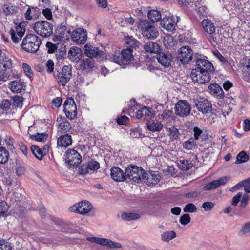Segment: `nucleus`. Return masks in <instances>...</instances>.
Masks as SVG:
<instances>
[{
    "mask_svg": "<svg viewBox=\"0 0 250 250\" xmlns=\"http://www.w3.org/2000/svg\"><path fill=\"white\" fill-rule=\"evenodd\" d=\"M190 111V105L187 101L179 100L175 104V112L177 116L186 117L189 114Z\"/></svg>",
    "mask_w": 250,
    "mask_h": 250,
    "instance_id": "obj_10",
    "label": "nucleus"
},
{
    "mask_svg": "<svg viewBox=\"0 0 250 250\" xmlns=\"http://www.w3.org/2000/svg\"><path fill=\"white\" fill-rule=\"evenodd\" d=\"M12 105L11 103L8 100H3L0 104V108L2 110V112H7L10 109Z\"/></svg>",
    "mask_w": 250,
    "mask_h": 250,
    "instance_id": "obj_51",
    "label": "nucleus"
},
{
    "mask_svg": "<svg viewBox=\"0 0 250 250\" xmlns=\"http://www.w3.org/2000/svg\"><path fill=\"white\" fill-rule=\"evenodd\" d=\"M46 47L48 49V53L51 54L57 51V46L56 44L52 43L50 42H48L46 44Z\"/></svg>",
    "mask_w": 250,
    "mask_h": 250,
    "instance_id": "obj_63",
    "label": "nucleus"
},
{
    "mask_svg": "<svg viewBox=\"0 0 250 250\" xmlns=\"http://www.w3.org/2000/svg\"><path fill=\"white\" fill-rule=\"evenodd\" d=\"M209 93L217 99H223L224 93L221 87L216 83H210L208 87Z\"/></svg>",
    "mask_w": 250,
    "mask_h": 250,
    "instance_id": "obj_18",
    "label": "nucleus"
},
{
    "mask_svg": "<svg viewBox=\"0 0 250 250\" xmlns=\"http://www.w3.org/2000/svg\"><path fill=\"white\" fill-rule=\"evenodd\" d=\"M22 68L26 75L31 81L33 79V74L31 67L27 63H23Z\"/></svg>",
    "mask_w": 250,
    "mask_h": 250,
    "instance_id": "obj_52",
    "label": "nucleus"
},
{
    "mask_svg": "<svg viewBox=\"0 0 250 250\" xmlns=\"http://www.w3.org/2000/svg\"><path fill=\"white\" fill-rule=\"evenodd\" d=\"M1 64H2L3 68H5V70H7L12 67V62L11 58L4 54L0 59V65Z\"/></svg>",
    "mask_w": 250,
    "mask_h": 250,
    "instance_id": "obj_38",
    "label": "nucleus"
},
{
    "mask_svg": "<svg viewBox=\"0 0 250 250\" xmlns=\"http://www.w3.org/2000/svg\"><path fill=\"white\" fill-rule=\"evenodd\" d=\"M95 61L91 58H84L80 61V68L83 70L92 69L94 67Z\"/></svg>",
    "mask_w": 250,
    "mask_h": 250,
    "instance_id": "obj_25",
    "label": "nucleus"
},
{
    "mask_svg": "<svg viewBox=\"0 0 250 250\" xmlns=\"http://www.w3.org/2000/svg\"><path fill=\"white\" fill-rule=\"evenodd\" d=\"M229 180L230 177L229 176L222 177L217 180H213L205 185L203 187V189L205 191L216 189L221 186L224 185Z\"/></svg>",
    "mask_w": 250,
    "mask_h": 250,
    "instance_id": "obj_16",
    "label": "nucleus"
},
{
    "mask_svg": "<svg viewBox=\"0 0 250 250\" xmlns=\"http://www.w3.org/2000/svg\"><path fill=\"white\" fill-rule=\"evenodd\" d=\"M125 172H146L145 170L141 167L137 166L132 164L128 166L125 169Z\"/></svg>",
    "mask_w": 250,
    "mask_h": 250,
    "instance_id": "obj_50",
    "label": "nucleus"
},
{
    "mask_svg": "<svg viewBox=\"0 0 250 250\" xmlns=\"http://www.w3.org/2000/svg\"><path fill=\"white\" fill-rule=\"evenodd\" d=\"M194 59L196 67L192 70L190 76L193 82L199 83L203 67L205 69L208 68L207 69L210 70L211 63L208 60L202 58L201 55L198 53L195 54Z\"/></svg>",
    "mask_w": 250,
    "mask_h": 250,
    "instance_id": "obj_1",
    "label": "nucleus"
},
{
    "mask_svg": "<svg viewBox=\"0 0 250 250\" xmlns=\"http://www.w3.org/2000/svg\"><path fill=\"white\" fill-rule=\"evenodd\" d=\"M200 195V192L198 191H191L185 193L184 196L187 198L195 199Z\"/></svg>",
    "mask_w": 250,
    "mask_h": 250,
    "instance_id": "obj_57",
    "label": "nucleus"
},
{
    "mask_svg": "<svg viewBox=\"0 0 250 250\" xmlns=\"http://www.w3.org/2000/svg\"><path fill=\"white\" fill-rule=\"evenodd\" d=\"M197 144L196 141L193 137L190 138L188 140L184 142L183 144V148L186 150H193L196 148Z\"/></svg>",
    "mask_w": 250,
    "mask_h": 250,
    "instance_id": "obj_40",
    "label": "nucleus"
},
{
    "mask_svg": "<svg viewBox=\"0 0 250 250\" xmlns=\"http://www.w3.org/2000/svg\"><path fill=\"white\" fill-rule=\"evenodd\" d=\"M168 130L169 131V136L171 140L174 141L178 138L180 133L178 129L175 126L168 128Z\"/></svg>",
    "mask_w": 250,
    "mask_h": 250,
    "instance_id": "obj_48",
    "label": "nucleus"
},
{
    "mask_svg": "<svg viewBox=\"0 0 250 250\" xmlns=\"http://www.w3.org/2000/svg\"><path fill=\"white\" fill-rule=\"evenodd\" d=\"M2 176L3 183L8 186H11L12 183L16 182L17 178L14 173H3Z\"/></svg>",
    "mask_w": 250,
    "mask_h": 250,
    "instance_id": "obj_31",
    "label": "nucleus"
},
{
    "mask_svg": "<svg viewBox=\"0 0 250 250\" xmlns=\"http://www.w3.org/2000/svg\"><path fill=\"white\" fill-rule=\"evenodd\" d=\"M177 60L183 64H188L192 59L193 51L188 46H183L178 49Z\"/></svg>",
    "mask_w": 250,
    "mask_h": 250,
    "instance_id": "obj_9",
    "label": "nucleus"
},
{
    "mask_svg": "<svg viewBox=\"0 0 250 250\" xmlns=\"http://www.w3.org/2000/svg\"><path fill=\"white\" fill-rule=\"evenodd\" d=\"M9 158V151L3 146H0V164L6 163Z\"/></svg>",
    "mask_w": 250,
    "mask_h": 250,
    "instance_id": "obj_35",
    "label": "nucleus"
},
{
    "mask_svg": "<svg viewBox=\"0 0 250 250\" xmlns=\"http://www.w3.org/2000/svg\"><path fill=\"white\" fill-rule=\"evenodd\" d=\"M93 206L91 203L87 201H82L70 206L69 211L75 212L81 215H85L92 209Z\"/></svg>",
    "mask_w": 250,
    "mask_h": 250,
    "instance_id": "obj_7",
    "label": "nucleus"
},
{
    "mask_svg": "<svg viewBox=\"0 0 250 250\" xmlns=\"http://www.w3.org/2000/svg\"><path fill=\"white\" fill-rule=\"evenodd\" d=\"M0 250H12V246L4 240H0Z\"/></svg>",
    "mask_w": 250,
    "mask_h": 250,
    "instance_id": "obj_59",
    "label": "nucleus"
},
{
    "mask_svg": "<svg viewBox=\"0 0 250 250\" xmlns=\"http://www.w3.org/2000/svg\"><path fill=\"white\" fill-rule=\"evenodd\" d=\"M146 126L147 129L151 131H160L163 126V124L159 123H155L154 122H150V121L147 122Z\"/></svg>",
    "mask_w": 250,
    "mask_h": 250,
    "instance_id": "obj_34",
    "label": "nucleus"
},
{
    "mask_svg": "<svg viewBox=\"0 0 250 250\" xmlns=\"http://www.w3.org/2000/svg\"><path fill=\"white\" fill-rule=\"evenodd\" d=\"M72 67L71 65H65L63 67L61 72L57 71V73L55 74V77L58 83L62 86H65L66 84L70 81L72 76Z\"/></svg>",
    "mask_w": 250,
    "mask_h": 250,
    "instance_id": "obj_6",
    "label": "nucleus"
},
{
    "mask_svg": "<svg viewBox=\"0 0 250 250\" xmlns=\"http://www.w3.org/2000/svg\"><path fill=\"white\" fill-rule=\"evenodd\" d=\"M84 50L85 55L91 59L98 56L103 58L105 55L104 51L100 50L98 47L93 46L90 43H87L84 45Z\"/></svg>",
    "mask_w": 250,
    "mask_h": 250,
    "instance_id": "obj_14",
    "label": "nucleus"
},
{
    "mask_svg": "<svg viewBox=\"0 0 250 250\" xmlns=\"http://www.w3.org/2000/svg\"><path fill=\"white\" fill-rule=\"evenodd\" d=\"M113 180L116 182H120L125 181L127 178H130L129 173H110Z\"/></svg>",
    "mask_w": 250,
    "mask_h": 250,
    "instance_id": "obj_32",
    "label": "nucleus"
},
{
    "mask_svg": "<svg viewBox=\"0 0 250 250\" xmlns=\"http://www.w3.org/2000/svg\"><path fill=\"white\" fill-rule=\"evenodd\" d=\"M205 67H203V69L202 71L201 75V79L199 80V83L203 84L209 82L211 79L210 74L212 73L214 71V67L211 63L210 70L207 69H205Z\"/></svg>",
    "mask_w": 250,
    "mask_h": 250,
    "instance_id": "obj_21",
    "label": "nucleus"
},
{
    "mask_svg": "<svg viewBox=\"0 0 250 250\" xmlns=\"http://www.w3.org/2000/svg\"><path fill=\"white\" fill-rule=\"evenodd\" d=\"M56 33L61 35L64 41L68 40L71 36V32L70 29L65 25L61 24L57 26L55 29Z\"/></svg>",
    "mask_w": 250,
    "mask_h": 250,
    "instance_id": "obj_22",
    "label": "nucleus"
},
{
    "mask_svg": "<svg viewBox=\"0 0 250 250\" xmlns=\"http://www.w3.org/2000/svg\"><path fill=\"white\" fill-rule=\"evenodd\" d=\"M82 161L81 155L74 149H69L66 152L65 163L69 167H77Z\"/></svg>",
    "mask_w": 250,
    "mask_h": 250,
    "instance_id": "obj_8",
    "label": "nucleus"
},
{
    "mask_svg": "<svg viewBox=\"0 0 250 250\" xmlns=\"http://www.w3.org/2000/svg\"><path fill=\"white\" fill-rule=\"evenodd\" d=\"M22 199V195L19 192H15L11 197V201L13 203L20 202Z\"/></svg>",
    "mask_w": 250,
    "mask_h": 250,
    "instance_id": "obj_60",
    "label": "nucleus"
},
{
    "mask_svg": "<svg viewBox=\"0 0 250 250\" xmlns=\"http://www.w3.org/2000/svg\"><path fill=\"white\" fill-rule=\"evenodd\" d=\"M72 40L77 44H84L87 40V33L85 29L78 28L71 33Z\"/></svg>",
    "mask_w": 250,
    "mask_h": 250,
    "instance_id": "obj_12",
    "label": "nucleus"
},
{
    "mask_svg": "<svg viewBox=\"0 0 250 250\" xmlns=\"http://www.w3.org/2000/svg\"><path fill=\"white\" fill-rule=\"evenodd\" d=\"M125 40L126 41V43L127 45V48L126 49H130L132 53L133 52V49H136V48L138 47L140 44L139 42L132 36L125 37Z\"/></svg>",
    "mask_w": 250,
    "mask_h": 250,
    "instance_id": "obj_30",
    "label": "nucleus"
},
{
    "mask_svg": "<svg viewBox=\"0 0 250 250\" xmlns=\"http://www.w3.org/2000/svg\"><path fill=\"white\" fill-rule=\"evenodd\" d=\"M144 49L147 53L156 54L157 55L162 50L161 46L156 42L149 41L146 43Z\"/></svg>",
    "mask_w": 250,
    "mask_h": 250,
    "instance_id": "obj_19",
    "label": "nucleus"
},
{
    "mask_svg": "<svg viewBox=\"0 0 250 250\" xmlns=\"http://www.w3.org/2000/svg\"><path fill=\"white\" fill-rule=\"evenodd\" d=\"M143 118L144 120H146L147 122L149 121L152 118L155 116V112L149 107H143Z\"/></svg>",
    "mask_w": 250,
    "mask_h": 250,
    "instance_id": "obj_37",
    "label": "nucleus"
},
{
    "mask_svg": "<svg viewBox=\"0 0 250 250\" xmlns=\"http://www.w3.org/2000/svg\"><path fill=\"white\" fill-rule=\"evenodd\" d=\"M202 26L206 32L212 35L215 32V28L213 22L208 19H204L201 22Z\"/></svg>",
    "mask_w": 250,
    "mask_h": 250,
    "instance_id": "obj_24",
    "label": "nucleus"
},
{
    "mask_svg": "<svg viewBox=\"0 0 250 250\" xmlns=\"http://www.w3.org/2000/svg\"><path fill=\"white\" fill-rule=\"evenodd\" d=\"M243 78L245 81H249L250 80V66L245 62L244 67L242 70Z\"/></svg>",
    "mask_w": 250,
    "mask_h": 250,
    "instance_id": "obj_49",
    "label": "nucleus"
},
{
    "mask_svg": "<svg viewBox=\"0 0 250 250\" xmlns=\"http://www.w3.org/2000/svg\"><path fill=\"white\" fill-rule=\"evenodd\" d=\"M3 10L6 15H13L17 12L16 7L10 3L3 5Z\"/></svg>",
    "mask_w": 250,
    "mask_h": 250,
    "instance_id": "obj_42",
    "label": "nucleus"
},
{
    "mask_svg": "<svg viewBox=\"0 0 250 250\" xmlns=\"http://www.w3.org/2000/svg\"><path fill=\"white\" fill-rule=\"evenodd\" d=\"M148 18L152 21L155 22L159 21L162 19V15L160 11L156 10H151L148 12Z\"/></svg>",
    "mask_w": 250,
    "mask_h": 250,
    "instance_id": "obj_33",
    "label": "nucleus"
},
{
    "mask_svg": "<svg viewBox=\"0 0 250 250\" xmlns=\"http://www.w3.org/2000/svg\"><path fill=\"white\" fill-rule=\"evenodd\" d=\"M9 207L7 203L4 201L0 202V216L4 214L8 209Z\"/></svg>",
    "mask_w": 250,
    "mask_h": 250,
    "instance_id": "obj_61",
    "label": "nucleus"
},
{
    "mask_svg": "<svg viewBox=\"0 0 250 250\" xmlns=\"http://www.w3.org/2000/svg\"><path fill=\"white\" fill-rule=\"evenodd\" d=\"M48 137V134L46 133H37L32 135H31L30 138L32 140H34L35 141L38 142H44Z\"/></svg>",
    "mask_w": 250,
    "mask_h": 250,
    "instance_id": "obj_44",
    "label": "nucleus"
},
{
    "mask_svg": "<svg viewBox=\"0 0 250 250\" xmlns=\"http://www.w3.org/2000/svg\"><path fill=\"white\" fill-rule=\"evenodd\" d=\"M177 163L178 167L183 171L188 170L193 166L190 160L184 159L178 160Z\"/></svg>",
    "mask_w": 250,
    "mask_h": 250,
    "instance_id": "obj_28",
    "label": "nucleus"
},
{
    "mask_svg": "<svg viewBox=\"0 0 250 250\" xmlns=\"http://www.w3.org/2000/svg\"><path fill=\"white\" fill-rule=\"evenodd\" d=\"M176 237V234L173 231L165 232L161 235L162 240L166 242H168Z\"/></svg>",
    "mask_w": 250,
    "mask_h": 250,
    "instance_id": "obj_47",
    "label": "nucleus"
},
{
    "mask_svg": "<svg viewBox=\"0 0 250 250\" xmlns=\"http://www.w3.org/2000/svg\"><path fill=\"white\" fill-rule=\"evenodd\" d=\"M14 24L16 25L15 30L11 28L9 31V33L13 42L15 43H18L24 35L25 29L19 28V25H17L18 22H14Z\"/></svg>",
    "mask_w": 250,
    "mask_h": 250,
    "instance_id": "obj_17",
    "label": "nucleus"
},
{
    "mask_svg": "<svg viewBox=\"0 0 250 250\" xmlns=\"http://www.w3.org/2000/svg\"><path fill=\"white\" fill-rule=\"evenodd\" d=\"M140 218V215L135 213H123L122 214V218L125 221L137 220Z\"/></svg>",
    "mask_w": 250,
    "mask_h": 250,
    "instance_id": "obj_45",
    "label": "nucleus"
},
{
    "mask_svg": "<svg viewBox=\"0 0 250 250\" xmlns=\"http://www.w3.org/2000/svg\"><path fill=\"white\" fill-rule=\"evenodd\" d=\"M46 70L48 73H51L54 71V63L53 61L49 59L46 63Z\"/></svg>",
    "mask_w": 250,
    "mask_h": 250,
    "instance_id": "obj_62",
    "label": "nucleus"
},
{
    "mask_svg": "<svg viewBox=\"0 0 250 250\" xmlns=\"http://www.w3.org/2000/svg\"><path fill=\"white\" fill-rule=\"evenodd\" d=\"M177 21H175V17L172 16H167L164 17L161 21L160 24L161 26L168 31H173L175 30L177 25V22L180 18L176 17Z\"/></svg>",
    "mask_w": 250,
    "mask_h": 250,
    "instance_id": "obj_11",
    "label": "nucleus"
},
{
    "mask_svg": "<svg viewBox=\"0 0 250 250\" xmlns=\"http://www.w3.org/2000/svg\"><path fill=\"white\" fill-rule=\"evenodd\" d=\"M139 28L142 36L148 40H154L159 36L157 28L148 20H142L139 23Z\"/></svg>",
    "mask_w": 250,
    "mask_h": 250,
    "instance_id": "obj_3",
    "label": "nucleus"
},
{
    "mask_svg": "<svg viewBox=\"0 0 250 250\" xmlns=\"http://www.w3.org/2000/svg\"><path fill=\"white\" fill-rule=\"evenodd\" d=\"M191 218L188 214H184L180 218L179 222L182 225H186L190 221Z\"/></svg>",
    "mask_w": 250,
    "mask_h": 250,
    "instance_id": "obj_56",
    "label": "nucleus"
},
{
    "mask_svg": "<svg viewBox=\"0 0 250 250\" xmlns=\"http://www.w3.org/2000/svg\"><path fill=\"white\" fill-rule=\"evenodd\" d=\"M81 50L78 48H71L68 53V57L72 62H77L80 60Z\"/></svg>",
    "mask_w": 250,
    "mask_h": 250,
    "instance_id": "obj_27",
    "label": "nucleus"
},
{
    "mask_svg": "<svg viewBox=\"0 0 250 250\" xmlns=\"http://www.w3.org/2000/svg\"><path fill=\"white\" fill-rule=\"evenodd\" d=\"M195 105L198 110L203 114H208L212 111V105L206 98H199L195 101Z\"/></svg>",
    "mask_w": 250,
    "mask_h": 250,
    "instance_id": "obj_13",
    "label": "nucleus"
},
{
    "mask_svg": "<svg viewBox=\"0 0 250 250\" xmlns=\"http://www.w3.org/2000/svg\"><path fill=\"white\" fill-rule=\"evenodd\" d=\"M130 176V178H128L130 180H132L136 183H139L143 180H145L146 177V175L148 173H129Z\"/></svg>",
    "mask_w": 250,
    "mask_h": 250,
    "instance_id": "obj_36",
    "label": "nucleus"
},
{
    "mask_svg": "<svg viewBox=\"0 0 250 250\" xmlns=\"http://www.w3.org/2000/svg\"><path fill=\"white\" fill-rule=\"evenodd\" d=\"M214 203L211 202H206L203 203L202 208L206 211L211 210L214 207Z\"/></svg>",
    "mask_w": 250,
    "mask_h": 250,
    "instance_id": "obj_64",
    "label": "nucleus"
},
{
    "mask_svg": "<svg viewBox=\"0 0 250 250\" xmlns=\"http://www.w3.org/2000/svg\"><path fill=\"white\" fill-rule=\"evenodd\" d=\"M195 9L201 15H204L206 14V10L207 8L203 5H200L198 0L194 3Z\"/></svg>",
    "mask_w": 250,
    "mask_h": 250,
    "instance_id": "obj_54",
    "label": "nucleus"
},
{
    "mask_svg": "<svg viewBox=\"0 0 250 250\" xmlns=\"http://www.w3.org/2000/svg\"><path fill=\"white\" fill-rule=\"evenodd\" d=\"M250 200V196H249L248 194L245 193L243 194L240 201V207L243 208H245L248 205Z\"/></svg>",
    "mask_w": 250,
    "mask_h": 250,
    "instance_id": "obj_55",
    "label": "nucleus"
},
{
    "mask_svg": "<svg viewBox=\"0 0 250 250\" xmlns=\"http://www.w3.org/2000/svg\"><path fill=\"white\" fill-rule=\"evenodd\" d=\"M172 59L171 54L167 51H163L162 50L157 55L158 62L164 67H168L171 66Z\"/></svg>",
    "mask_w": 250,
    "mask_h": 250,
    "instance_id": "obj_15",
    "label": "nucleus"
},
{
    "mask_svg": "<svg viewBox=\"0 0 250 250\" xmlns=\"http://www.w3.org/2000/svg\"><path fill=\"white\" fill-rule=\"evenodd\" d=\"M13 100V104L16 107L22 108L23 106V102L24 98L22 96L15 95L12 97Z\"/></svg>",
    "mask_w": 250,
    "mask_h": 250,
    "instance_id": "obj_46",
    "label": "nucleus"
},
{
    "mask_svg": "<svg viewBox=\"0 0 250 250\" xmlns=\"http://www.w3.org/2000/svg\"><path fill=\"white\" fill-rule=\"evenodd\" d=\"M41 44V40L35 34H28L22 40L21 47L28 53H35L39 48Z\"/></svg>",
    "mask_w": 250,
    "mask_h": 250,
    "instance_id": "obj_2",
    "label": "nucleus"
},
{
    "mask_svg": "<svg viewBox=\"0 0 250 250\" xmlns=\"http://www.w3.org/2000/svg\"><path fill=\"white\" fill-rule=\"evenodd\" d=\"M63 111H76L77 107L74 99L71 98H68L65 101L63 104Z\"/></svg>",
    "mask_w": 250,
    "mask_h": 250,
    "instance_id": "obj_29",
    "label": "nucleus"
},
{
    "mask_svg": "<svg viewBox=\"0 0 250 250\" xmlns=\"http://www.w3.org/2000/svg\"><path fill=\"white\" fill-rule=\"evenodd\" d=\"M60 127L62 130L65 132L69 131L71 128V124L67 120L61 123Z\"/></svg>",
    "mask_w": 250,
    "mask_h": 250,
    "instance_id": "obj_58",
    "label": "nucleus"
},
{
    "mask_svg": "<svg viewBox=\"0 0 250 250\" xmlns=\"http://www.w3.org/2000/svg\"><path fill=\"white\" fill-rule=\"evenodd\" d=\"M113 61L120 65L128 64L133 59V55L130 49H123L121 54H115L112 57Z\"/></svg>",
    "mask_w": 250,
    "mask_h": 250,
    "instance_id": "obj_5",
    "label": "nucleus"
},
{
    "mask_svg": "<svg viewBox=\"0 0 250 250\" xmlns=\"http://www.w3.org/2000/svg\"><path fill=\"white\" fill-rule=\"evenodd\" d=\"M185 212L194 213L197 212V208L193 203H188L183 208Z\"/></svg>",
    "mask_w": 250,
    "mask_h": 250,
    "instance_id": "obj_53",
    "label": "nucleus"
},
{
    "mask_svg": "<svg viewBox=\"0 0 250 250\" xmlns=\"http://www.w3.org/2000/svg\"><path fill=\"white\" fill-rule=\"evenodd\" d=\"M71 136L69 134L61 135L57 139V145L61 147H67L72 144Z\"/></svg>",
    "mask_w": 250,
    "mask_h": 250,
    "instance_id": "obj_23",
    "label": "nucleus"
},
{
    "mask_svg": "<svg viewBox=\"0 0 250 250\" xmlns=\"http://www.w3.org/2000/svg\"><path fill=\"white\" fill-rule=\"evenodd\" d=\"M249 159L248 155L244 151L239 152L236 156L235 164H241L247 162Z\"/></svg>",
    "mask_w": 250,
    "mask_h": 250,
    "instance_id": "obj_43",
    "label": "nucleus"
},
{
    "mask_svg": "<svg viewBox=\"0 0 250 250\" xmlns=\"http://www.w3.org/2000/svg\"><path fill=\"white\" fill-rule=\"evenodd\" d=\"M24 83L21 80H15L11 82L9 84V88L14 93H20L23 87Z\"/></svg>",
    "mask_w": 250,
    "mask_h": 250,
    "instance_id": "obj_26",
    "label": "nucleus"
},
{
    "mask_svg": "<svg viewBox=\"0 0 250 250\" xmlns=\"http://www.w3.org/2000/svg\"><path fill=\"white\" fill-rule=\"evenodd\" d=\"M160 176L158 174H155L153 173H148L145 180H146V183L148 185L156 184L160 180Z\"/></svg>",
    "mask_w": 250,
    "mask_h": 250,
    "instance_id": "obj_39",
    "label": "nucleus"
},
{
    "mask_svg": "<svg viewBox=\"0 0 250 250\" xmlns=\"http://www.w3.org/2000/svg\"><path fill=\"white\" fill-rule=\"evenodd\" d=\"M53 27V25L51 23L42 20L35 23L34 30L40 36L46 38L52 34Z\"/></svg>",
    "mask_w": 250,
    "mask_h": 250,
    "instance_id": "obj_4",
    "label": "nucleus"
},
{
    "mask_svg": "<svg viewBox=\"0 0 250 250\" xmlns=\"http://www.w3.org/2000/svg\"><path fill=\"white\" fill-rule=\"evenodd\" d=\"M31 150L34 156L39 160H42L45 155V153H43V151L36 145H32L31 147Z\"/></svg>",
    "mask_w": 250,
    "mask_h": 250,
    "instance_id": "obj_41",
    "label": "nucleus"
},
{
    "mask_svg": "<svg viewBox=\"0 0 250 250\" xmlns=\"http://www.w3.org/2000/svg\"><path fill=\"white\" fill-rule=\"evenodd\" d=\"M99 168V163L95 159H91L87 164H83L79 168L80 172H88L89 170L96 171Z\"/></svg>",
    "mask_w": 250,
    "mask_h": 250,
    "instance_id": "obj_20",
    "label": "nucleus"
}]
</instances>
